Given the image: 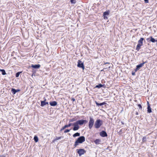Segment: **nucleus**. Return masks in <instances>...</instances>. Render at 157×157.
<instances>
[{
    "label": "nucleus",
    "mask_w": 157,
    "mask_h": 157,
    "mask_svg": "<svg viewBox=\"0 0 157 157\" xmlns=\"http://www.w3.org/2000/svg\"><path fill=\"white\" fill-rule=\"evenodd\" d=\"M85 140V138L83 136H82L78 137L75 142L74 146V147H76L79 145V144H82L84 142Z\"/></svg>",
    "instance_id": "f257e3e1"
},
{
    "label": "nucleus",
    "mask_w": 157,
    "mask_h": 157,
    "mask_svg": "<svg viewBox=\"0 0 157 157\" xmlns=\"http://www.w3.org/2000/svg\"><path fill=\"white\" fill-rule=\"evenodd\" d=\"M103 124V121L100 119L97 120L95 123L94 126L95 128H98Z\"/></svg>",
    "instance_id": "f03ea898"
},
{
    "label": "nucleus",
    "mask_w": 157,
    "mask_h": 157,
    "mask_svg": "<svg viewBox=\"0 0 157 157\" xmlns=\"http://www.w3.org/2000/svg\"><path fill=\"white\" fill-rule=\"evenodd\" d=\"M144 40V38H141L138 41V44L137 45L136 47V50L139 51L141 46L143 45V41Z\"/></svg>",
    "instance_id": "7ed1b4c3"
},
{
    "label": "nucleus",
    "mask_w": 157,
    "mask_h": 157,
    "mask_svg": "<svg viewBox=\"0 0 157 157\" xmlns=\"http://www.w3.org/2000/svg\"><path fill=\"white\" fill-rule=\"evenodd\" d=\"M76 151L79 156H81L82 155H83L86 153V151L84 149L82 148L78 149Z\"/></svg>",
    "instance_id": "20e7f679"
},
{
    "label": "nucleus",
    "mask_w": 157,
    "mask_h": 157,
    "mask_svg": "<svg viewBox=\"0 0 157 157\" xmlns=\"http://www.w3.org/2000/svg\"><path fill=\"white\" fill-rule=\"evenodd\" d=\"M94 119L91 117H90V120L89 122V127L90 129H91L93 126L94 124Z\"/></svg>",
    "instance_id": "39448f33"
},
{
    "label": "nucleus",
    "mask_w": 157,
    "mask_h": 157,
    "mask_svg": "<svg viewBox=\"0 0 157 157\" xmlns=\"http://www.w3.org/2000/svg\"><path fill=\"white\" fill-rule=\"evenodd\" d=\"M77 66L78 67L82 68L83 70L85 69L83 62L79 60L78 62Z\"/></svg>",
    "instance_id": "423d86ee"
},
{
    "label": "nucleus",
    "mask_w": 157,
    "mask_h": 157,
    "mask_svg": "<svg viewBox=\"0 0 157 157\" xmlns=\"http://www.w3.org/2000/svg\"><path fill=\"white\" fill-rule=\"evenodd\" d=\"M146 62H143L142 63H141L140 64H139L138 65H137L136 67V68L134 70L135 72H136L137 71L139 70L140 68L144 66V64Z\"/></svg>",
    "instance_id": "0eeeda50"
},
{
    "label": "nucleus",
    "mask_w": 157,
    "mask_h": 157,
    "mask_svg": "<svg viewBox=\"0 0 157 157\" xmlns=\"http://www.w3.org/2000/svg\"><path fill=\"white\" fill-rule=\"evenodd\" d=\"M87 121L86 120H81L77 121L76 123L78 125H82L84 123H87Z\"/></svg>",
    "instance_id": "6e6552de"
},
{
    "label": "nucleus",
    "mask_w": 157,
    "mask_h": 157,
    "mask_svg": "<svg viewBox=\"0 0 157 157\" xmlns=\"http://www.w3.org/2000/svg\"><path fill=\"white\" fill-rule=\"evenodd\" d=\"M73 125H74V127L73 128L74 131H76L79 128L78 125L76 123H74Z\"/></svg>",
    "instance_id": "1a4fd4ad"
},
{
    "label": "nucleus",
    "mask_w": 157,
    "mask_h": 157,
    "mask_svg": "<svg viewBox=\"0 0 157 157\" xmlns=\"http://www.w3.org/2000/svg\"><path fill=\"white\" fill-rule=\"evenodd\" d=\"M100 135L102 137H104L107 136V134L106 132L104 131H102L100 133Z\"/></svg>",
    "instance_id": "9d476101"
},
{
    "label": "nucleus",
    "mask_w": 157,
    "mask_h": 157,
    "mask_svg": "<svg viewBox=\"0 0 157 157\" xmlns=\"http://www.w3.org/2000/svg\"><path fill=\"white\" fill-rule=\"evenodd\" d=\"M31 67L34 68L38 69L40 67V64H32Z\"/></svg>",
    "instance_id": "9b49d317"
},
{
    "label": "nucleus",
    "mask_w": 157,
    "mask_h": 157,
    "mask_svg": "<svg viewBox=\"0 0 157 157\" xmlns=\"http://www.w3.org/2000/svg\"><path fill=\"white\" fill-rule=\"evenodd\" d=\"M50 105L51 106H55L57 105V102L55 101H51L49 102Z\"/></svg>",
    "instance_id": "f8f14e48"
},
{
    "label": "nucleus",
    "mask_w": 157,
    "mask_h": 157,
    "mask_svg": "<svg viewBox=\"0 0 157 157\" xmlns=\"http://www.w3.org/2000/svg\"><path fill=\"white\" fill-rule=\"evenodd\" d=\"M147 103H148V104L147 108V111L148 113H151L152 112L151 109V108L150 107V105L149 104V103H148V101H147Z\"/></svg>",
    "instance_id": "ddd939ff"
},
{
    "label": "nucleus",
    "mask_w": 157,
    "mask_h": 157,
    "mask_svg": "<svg viewBox=\"0 0 157 157\" xmlns=\"http://www.w3.org/2000/svg\"><path fill=\"white\" fill-rule=\"evenodd\" d=\"M94 142L96 144H100L101 142V140L99 139H97Z\"/></svg>",
    "instance_id": "4468645a"
},
{
    "label": "nucleus",
    "mask_w": 157,
    "mask_h": 157,
    "mask_svg": "<svg viewBox=\"0 0 157 157\" xmlns=\"http://www.w3.org/2000/svg\"><path fill=\"white\" fill-rule=\"evenodd\" d=\"M95 103H96V104L97 105H98V106H99V105L101 106V105H105L106 104V103L105 102H103L102 103H99L98 102H97L96 101H95Z\"/></svg>",
    "instance_id": "2eb2a0df"
},
{
    "label": "nucleus",
    "mask_w": 157,
    "mask_h": 157,
    "mask_svg": "<svg viewBox=\"0 0 157 157\" xmlns=\"http://www.w3.org/2000/svg\"><path fill=\"white\" fill-rule=\"evenodd\" d=\"M46 101V99H45L44 101H41V104L40 106H44L45 105V101Z\"/></svg>",
    "instance_id": "dca6fc26"
},
{
    "label": "nucleus",
    "mask_w": 157,
    "mask_h": 157,
    "mask_svg": "<svg viewBox=\"0 0 157 157\" xmlns=\"http://www.w3.org/2000/svg\"><path fill=\"white\" fill-rule=\"evenodd\" d=\"M150 41L153 42V43H155V42H157V40H155L154 38H153L152 36H151L150 37Z\"/></svg>",
    "instance_id": "f3484780"
},
{
    "label": "nucleus",
    "mask_w": 157,
    "mask_h": 157,
    "mask_svg": "<svg viewBox=\"0 0 157 157\" xmlns=\"http://www.w3.org/2000/svg\"><path fill=\"white\" fill-rule=\"evenodd\" d=\"M18 91L19 90H16L13 88H12L11 90V91L13 94H15L17 92H18Z\"/></svg>",
    "instance_id": "a211bd4d"
},
{
    "label": "nucleus",
    "mask_w": 157,
    "mask_h": 157,
    "mask_svg": "<svg viewBox=\"0 0 157 157\" xmlns=\"http://www.w3.org/2000/svg\"><path fill=\"white\" fill-rule=\"evenodd\" d=\"M104 85H102L101 84H99L98 85H97L95 87L98 88H100L101 87H103V86Z\"/></svg>",
    "instance_id": "6ab92c4d"
},
{
    "label": "nucleus",
    "mask_w": 157,
    "mask_h": 157,
    "mask_svg": "<svg viewBox=\"0 0 157 157\" xmlns=\"http://www.w3.org/2000/svg\"><path fill=\"white\" fill-rule=\"evenodd\" d=\"M80 135V133H79L78 132H76V133H75V134H73V136L74 137H75L76 136H79Z\"/></svg>",
    "instance_id": "aec40b11"
},
{
    "label": "nucleus",
    "mask_w": 157,
    "mask_h": 157,
    "mask_svg": "<svg viewBox=\"0 0 157 157\" xmlns=\"http://www.w3.org/2000/svg\"><path fill=\"white\" fill-rule=\"evenodd\" d=\"M0 71H1L2 72V75H5L6 74V71L4 70L0 69Z\"/></svg>",
    "instance_id": "412c9836"
},
{
    "label": "nucleus",
    "mask_w": 157,
    "mask_h": 157,
    "mask_svg": "<svg viewBox=\"0 0 157 157\" xmlns=\"http://www.w3.org/2000/svg\"><path fill=\"white\" fill-rule=\"evenodd\" d=\"M77 120V118L76 117H75L73 118H72L69 120L70 122H72L75 121H76Z\"/></svg>",
    "instance_id": "4be33fe9"
},
{
    "label": "nucleus",
    "mask_w": 157,
    "mask_h": 157,
    "mask_svg": "<svg viewBox=\"0 0 157 157\" xmlns=\"http://www.w3.org/2000/svg\"><path fill=\"white\" fill-rule=\"evenodd\" d=\"M34 140L36 142H37L38 141V137L36 136H34Z\"/></svg>",
    "instance_id": "5701e85b"
},
{
    "label": "nucleus",
    "mask_w": 157,
    "mask_h": 157,
    "mask_svg": "<svg viewBox=\"0 0 157 157\" xmlns=\"http://www.w3.org/2000/svg\"><path fill=\"white\" fill-rule=\"evenodd\" d=\"M62 137L61 136H60V137H56V138H55L53 140V142H55V141H56L57 140H58L59 139H61V138H62Z\"/></svg>",
    "instance_id": "b1692460"
},
{
    "label": "nucleus",
    "mask_w": 157,
    "mask_h": 157,
    "mask_svg": "<svg viewBox=\"0 0 157 157\" xmlns=\"http://www.w3.org/2000/svg\"><path fill=\"white\" fill-rule=\"evenodd\" d=\"M68 125H65L61 129L60 131H62L63 130L65 129V128L68 127Z\"/></svg>",
    "instance_id": "393cba45"
},
{
    "label": "nucleus",
    "mask_w": 157,
    "mask_h": 157,
    "mask_svg": "<svg viewBox=\"0 0 157 157\" xmlns=\"http://www.w3.org/2000/svg\"><path fill=\"white\" fill-rule=\"evenodd\" d=\"M109 14V12L108 11H105L104 13L103 16H107Z\"/></svg>",
    "instance_id": "a878e982"
},
{
    "label": "nucleus",
    "mask_w": 157,
    "mask_h": 157,
    "mask_svg": "<svg viewBox=\"0 0 157 157\" xmlns=\"http://www.w3.org/2000/svg\"><path fill=\"white\" fill-rule=\"evenodd\" d=\"M143 142H144L146 141V137L145 136L142 139Z\"/></svg>",
    "instance_id": "bb28decb"
},
{
    "label": "nucleus",
    "mask_w": 157,
    "mask_h": 157,
    "mask_svg": "<svg viewBox=\"0 0 157 157\" xmlns=\"http://www.w3.org/2000/svg\"><path fill=\"white\" fill-rule=\"evenodd\" d=\"M21 72H17L16 74V77H19V75H20V74L21 73Z\"/></svg>",
    "instance_id": "cd10ccee"
},
{
    "label": "nucleus",
    "mask_w": 157,
    "mask_h": 157,
    "mask_svg": "<svg viewBox=\"0 0 157 157\" xmlns=\"http://www.w3.org/2000/svg\"><path fill=\"white\" fill-rule=\"evenodd\" d=\"M71 2V3L75 4L76 3L75 0H70Z\"/></svg>",
    "instance_id": "c85d7f7f"
},
{
    "label": "nucleus",
    "mask_w": 157,
    "mask_h": 157,
    "mask_svg": "<svg viewBox=\"0 0 157 157\" xmlns=\"http://www.w3.org/2000/svg\"><path fill=\"white\" fill-rule=\"evenodd\" d=\"M70 129H66L64 131V132L65 133L68 132L70 131Z\"/></svg>",
    "instance_id": "c756f323"
},
{
    "label": "nucleus",
    "mask_w": 157,
    "mask_h": 157,
    "mask_svg": "<svg viewBox=\"0 0 157 157\" xmlns=\"http://www.w3.org/2000/svg\"><path fill=\"white\" fill-rule=\"evenodd\" d=\"M138 107H139L140 109H142V106H141V105L140 104H138Z\"/></svg>",
    "instance_id": "7c9ffc66"
},
{
    "label": "nucleus",
    "mask_w": 157,
    "mask_h": 157,
    "mask_svg": "<svg viewBox=\"0 0 157 157\" xmlns=\"http://www.w3.org/2000/svg\"><path fill=\"white\" fill-rule=\"evenodd\" d=\"M144 1L145 3H148V0H144Z\"/></svg>",
    "instance_id": "2f4dec72"
},
{
    "label": "nucleus",
    "mask_w": 157,
    "mask_h": 157,
    "mask_svg": "<svg viewBox=\"0 0 157 157\" xmlns=\"http://www.w3.org/2000/svg\"><path fill=\"white\" fill-rule=\"evenodd\" d=\"M71 100L73 102L74 101H75V99L74 98H72Z\"/></svg>",
    "instance_id": "473e14b6"
},
{
    "label": "nucleus",
    "mask_w": 157,
    "mask_h": 157,
    "mask_svg": "<svg viewBox=\"0 0 157 157\" xmlns=\"http://www.w3.org/2000/svg\"><path fill=\"white\" fill-rule=\"evenodd\" d=\"M104 17V19H107L108 18H107V17L106 16H103Z\"/></svg>",
    "instance_id": "72a5a7b5"
},
{
    "label": "nucleus",
    "mask_w": 157,
    "mask_h": 157,
    "mask_svg": "<svg viewBox=\"0 0 157 157\" xmlns=\"http://www.w3.org/2000/svg\"><path fill=\"white\" fill-rule=\"evenodd\" d=\"M72 125V124L71 123H69L68 125V127H69L70 126H71Z\"/></svg>",
    "instance_id": "f704fd0d"
},
{
    "label": "nucleus",
    "mask_w": 157,
    "mask_h": 157,
    "mask_svg": "<svg viewBox=\"0 0 157 157\" xmlns=\"http://www.w3.org/2000/svg\"><path fill=\"white\" fill-rule=\"evenodd\" d=\"M132 75H135V72H132Z\"/></svg>",
    "instance_id": "c9c22d12"
},
{
    "label": "nucleus",
    "mask_w": 157,
    "mask_h": 157,
    "mask_svg": "<svg viewBox=\"0 0 157 157\" xmlns=\"http://www.w3.org/2000/svg\"><path fill=\"white\" fill-rule=\"evenodd\" d=\"M110 64V63H108V62H106V63H104V64Z\"/></svg>",
    "instance_id": "e433bc0d"
},
{
    "label": "nucleus",
    "mask_w": 157,
    "mask_h": 157,
    "mask_svg": "<svg viewBox=\"0 0 157 157\" xmlns=\"http://www.w3.org/2000/svg\"><path fill=\"white\" fill-rule=\"evenodd\" d=\"M48 102L45 101V105H48Z\"/></svg>",
    "instance_id": "4c0bfd02"
},
{
    "label": "nucleus",
    "mask_w": 157,
    "mask_h": 157,
    "mask_svg": "<svg viewBox=\"0 0 157 157\" xmlns=\"http://www.w3.org/2000/svg\"><path fill=\"white\" fill-rule=\"evenodd\" d=\"M136 115H138L139 114V113H138V112H136Z\"/></svg>",
    "instance_id": "58836bf2"
},
{
    "label": "nucleus",
    "mask_w": 157,
    "mask_h": 157,
    "mask_svg": "<svg viewBox=\"0 0 157 157\" xmlns=\"http://www.w3.org/2000/svg\"><path fill=\"white\" fill-rule=\"evenodd\" d=\"M149 39V38H147V40H148Z\"/></svg>",
    "instance_id": "ea45409f"
},
{
    "label": "nucleus",
    "mask_w": 157,
    "mask_h": 157,
    "mask_svg": "<svg viewBox=\"0 0 157 157\" xmlns=\"http://www.w3.org/2000/svg\"><path fill=\"white\" fill-rule=\"evenodd\" d=\"M103 70H104V69H103V70H101V71H103Z\"/></svg>",
    "instance_id": "a19ab883"
}]
</instances>
